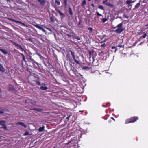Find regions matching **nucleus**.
Wrapping results in <instances>:
<instances>
[{
	"label": "nucleus",
	"instance_id": "nucleus-25",
	"mask_svg": "<svg viewBox=\"0 0 148 148\" xmlns=\"http://www.w3.org/2000/svg\"><path fill=\"white\" fill-rule=\"evenodd\" d=\"M109 17V16H108L107 18H103V19L102 20V22L103 23H105L106 21H108V17Z\"/></svg>",
	"mask_w": 148,
	"mask_h": 148
},
{
	"label": "nucleus",
	"instance_id": "nucleus-22",
	"mask_svg": "<svg viewBox=\"0 0 148 148\" xmlns=\"http://www.w3.org/2000/svg\"><path fill=\"white\" fill-rule=\"evenodd\" d=\"M69 14L71 15H73V13L72 12V11L71 9V8H69Z\"/></svg>",
	"mask_w": 148,
	"mask_h": 148
},
{
	"label": "nucleus",
	"instance_id": "nucleus-21",
	"mask_svg": "<svg viewBox=\"0 0 148 148\" xmlns=\"http://www.w3.org/2000/svg\"><path fill=\"white\" fill-rule=\"evenodd\" d=\"M93 61L92 62V64L95 66L98 65H99V63H97V64H95V62L97 61V60H95L93 58Z\"/></svg>",
	"mask_w": 148,
	"mask_h": 148
},
{
	"label": "nucleus",
	"instance_id": "nucleus-56",
	"mask_svg": "<svg viewBox=\"0 0 148 148\" xmlns=\"http://www.w3.org/2000/svg\"><path fill=\"white\" fill-rule=\"evenodd\" d=\"M110 118H111V119H112L114 121H115V119L113 117H111Z\"/></svg>",
	"mask_w": 148,
	"mask_h": 148
},
{
	"label": "nucleus",
	"instance_id": "nucleus-29",
	"mask_svg": "<svg viewBox=\"0 0 148 148\" xmlns=\"http://www.w3.org/2000/svg\"><path fill=\"white\" fill-rule=\"evenodd\" d=\"M107 6L111 8H113L114 7V5L109 2L108 4V5H107Z\"/></svg>",
	"mask_w": 148,
	"mask_h": 148
},
{
	"label": "nucleus",
	"instance_id": "nucleus-2",
	"mask_svg": "<svg viewBox=\"0 0 148 148\" xmlns=\"http://www.w3.org/2000/svg\"><path fill=\"white\" fill-rule=\"evenodd\" d=\"M29 64H32L33 67L35 69L38 70H40L41 69V66L40 64L38 63L31 57H30V59L29 60Z\"/></svg>",
	"mask_w": 148,
	"mask_h": 148
},
{
	"label": "nucleus",
	"instance_id": "nucleus-15",
	"mask_svg": "<svg viewBox=\"0 0 148 148\" xmlns=\"http://www.w3.org/2000/svg\"><path fill=\"white\" fill-rule=\"evenodd\" d=\"M5 71V68L3 66V65L0 63V71L2 72H4Z\"/></svg>",
	"mask_w": 148,
	"mask_h": 148
},
{
	"label": "nucleus",
	"instance_id": "nucleus-32",
	"mask_svg": "<svg viewBox=\"0 0 148 148\" xmlns=\"http://www.w3.org/2000/svg\"><path fill=\"white\" fill-rule=\"evenodd\" d=\"M55 3L56 4H57L58 5H60V2L58 0H56Z\"/></svg>",
	"mask_w": 148,
	"mask_h": 148
},
{
	"label": "nucleus",
	"instance_id": "nucleus-60",
	"mask_svg": "<svg viewBox=\"0 0 148 148\" xmlns=\"http://www.w3.org/2000/svg\"><path fill=\"white\" fill-rule=\"evenodd\" d=\"M104 119L105 120H106L107 119V117L106 116H105L104 118Z\"/></svg>",
	"mask_w": 148,
	"mask_h": 148
},
{
	"label": "nucleus",
	"instance_id": "nucleus-12",
	"mask_svg": "<svg viewBox=\"0 0 148 148\" xmlns=\"http://www.w3.org/2000/svg\"><path fill=\"white\" fill-rule=\"evenodd\" d=\"M37 1L40 3L41 5L43 6L45 4V0H37Z\"/></svg>",
	"mask_w": 148,
	"mask_h": 148
},
{
	"label": "nucleus",
	"instance_id": "nucleus-38",
	"mask_svg": "<svg viewBox=\"0 0 148 148\" xmlns=\"http://www.w3.org/2000/svg\"><path fill=\"white\" fill-rule=\"evenodd\" d=\"M86 4V0H84L82 2V5L83 6V5H85Z\"/></svg>",
	"mask_w": 148,
	"mask_h": 148
},
{
	"label": "nucleus",
	"instance_id": "nucleus-17",
	"mask_svg": "<svg viewBox=\"0 0 148 148\" xmlns=\"http://www.w3.org/2000/svg\"><path fill=\"white\" fill-rule=\"evenodd\" d=\"M48 89L47 86H41L40 87V89L43 90H47Z\"/></svg>",
	"mask_w": 148,
	"mask_h": 148
},
{
	"label": "nucleus",
	"instance_id": "nucleus-27",
	"mask_svg": "<svg viewBox=\"0 0 148 148\" xmlns=\"http://www.w3.org/2000/svg\"><path fill=\"white\" fill-rule=\"evenodd\" d=\"M88 29L90 33H91L92 32L93 29L92 28L90 27L88 28Z\"/></svg>",
	"mask_w": 148,
	"mask_h": 148
},
{
	"label": "nucleus",
	"instance_id": "nucleus-49",
	"mask_svg": "<svg viewBox=\"0 0 148 148\" xmlns=\"http://www.w3.org/2000/svg\"><path fill=\"white\" fill-rule=\"evenodd\" d=\"M106 46V45L105 43L101 45V47H104Z\"/></svg>",
	"mask_w": 148,
	"mask_h": 148
},
{
	"label": "nucleus",
	"instance_id": "nucleus-50",
	"mask_svg": "<svg viewBox=\"0 0 148 148\" xmlns=\"http://www.w3.org/2000/svg\"><path fill=\"white\" fill-rule=\"evenodd\" d=\"M92 52H91V51H89V55L90 56L92 54Z\"/></svg>",
	"mask_w": 148,
	"mask_h": 148
},
{
	"label": "nucleus",
	"instance_id": "nucleus-64",
	"mask_svg": "<svg viewBox=\"0 0 148 148\" xmlns=\"http://www.w3.org/2000/svg\"><path fill=\"white\" fill-rule=\"evenodd\" d=\"M75 75H76V76H79V75H77L76 74H75Z\"/></svg>",
	"mask_w": 148,
	"mask_h": 148
},
{
	"label": "nucleus",
	"instance_id": "nucleus-54",
	"mask_svg": "<svg viewBox=\"0 0 148 148\" xmlns=\"http://www.w3.org/2000/svg\"><path fill=\"white\" fill-rule=\"evenodd\" d=\"M123 16H124L125 17H126L127 18H128V17L125 14H124L123 15Z\"/></svg>",
	"mask_w": 148,
	"mask_h": 148
},
{
	"label": "nucleus",
	"instance_id": "nucleus-26",
	"mask_svg": "<svg viewBox=\"0 0 148 148\" xmlns=\"http://www.w3.org/2000/svg\"><path fill=\"white\" fill-rule=\"evenodd\" d=\"M36 84L38 86H41V83L39 81L37 80L34 81Z\"/></svg>",
	"mask_w": 148,
	"mask_h": 148
},
{
	"label": "nucleus",
	"instance_id": "nucleus-31",
	"mask_svg": "<svg viewBox=\"0 0 148 148\" xmlns=\"http://www.w3.org/2000/svg\"><path fill=\"white\" fill-rule=\"evenodd\" d=\"M132 3V1L130 0H127L126 1V3L130 5Z\"/></svg>",
	"mask_w": 148,
	"mask_h": 148
},
{
	"label": "nucleus",
	"instance_id": "nucleus-11",
	"mask_svg": "<svg viewBox=\"0 0 148 148\" xmlns=\"http://www.w3.org/2000/svg\"><path fill=\"white\" fill-rule=\"evenodd\" d=\"M34 26H35L37 28H38L39 29L42 30V31L44 32H46V30L44 29L43 28L41 27V26H40L39 25H34Z\"/></svg>",
	"mask_w": 148,
	"mask_h": 148
},
{
	"label": "nucleus",
	"instance_id": "nucleus-45",
	"mask_svg": "<svg viewBox=\"0 0 148 148\" xmlns=\"http://www.w3.org/2000/svg\"><path fill=\"white\" fill-rule=\"evenodd\" d=\"M45 28H46V29H47V30H48L49 31H50V32H52V31L50 29V28H47V27H46L45 26L44 27Z\"/></svg>",
	"mask_w": 148,
	"mask_h": 148
},
{
	"label": "nucleus",
	"instance_id": "nucleus-58",
	"mask_svg": "<svg viewBox=\"0 0 148 148\" xmlns=\"http://www.w3.org/2000/svg\"><path fill=\"white\" fill-rule=\"evenodd\" d=\"M77 73L78 74V73ZM79 75L81 77H82V75L80 74L79 73H78Z\"/></svg>",
	"mask_w": 148,
	"mask_h": 148
},
{
	"label": "nucleus",
	"instance_id": "nucleus-59",
	"mask_svg": "<svg viewBox=\"0 0 148 148\" xmlns=\"http://www.w3.org/2000/svg\"><path fill=\"white\" fill-rule=\"evenodd\" d=\"M67 35L69 37H71V36L69 34H67Z\"/></svg>",
	"mask_w": 148,
	"mask_h": 148
},
{
	"label": "nucleus",
	"instance_id": "nucleus-7",
	"mask_svg": "<svg viewBox=\"0 0 148 148\" xmlns=\"http://www.w3.org/2000/svg\"><path fill=\"white\" fill-rule=\"evenodd\" d=\"M5 121L4 120L0 121V125L3 126L2 127V128L4 129L5 130H7V127L6 126L5 124Z\"/></svg>",
	"mask_w": 148,
	"mask_h": 148
},
{
	"label": "nucleus",
	"instance_id": "nucleus-6",
	"mask_svg": "<svg viewBox=\"0 0 148 148\" xmlns=\"http://www.w3.org/2000/svg\"><path fill=\"white\" fill-rule=\"evenodd\" d=\"M143 35L140 37L135 42V44H136L138 42L141 41L142 39L143 38H145L147 36V33H145V32H144L143 33Z\"/></svg>",
	"mask_w": 148,
	"mask_h": 148
},
{
	"label": "nucleus",
	"instance_id": "nucleus-36",
	"mask_svg": "<svg viewBox=\"0 0 148 148\" xmlns=\"http://www.w3.org/2000/svg\"><path fill=\"white\" fill-rule=\"evenodd\" d=\"M29 132L28 131H26L24 133V135L25 136H26V135H29Z\"/></svg>",
	"mask_w": 148,
	"mask_h": 148
},
{
	"label": "nucleus",
	"instance_id": "nucleus-40",
	"mask_svg": "<svg viewBox=\"0 0 148 148\" xmlns=\"http://www.w3.org/2000/svg\"><path fill=\"white\" fill-rule=\"evenodd\" d=\"M4 113V111L3 109L0 108V114H2Z\"/></svg>",
	"mask_w": 148,
	"mask_h": 148
},
{
	"label": "nucleus",
	"instance_id": "nucleus-53",
	"mask_svg": "<svg viewBox=\"0 0 148 148\" xmlns=\"http://www.w3.org/2000/svg\"><path fill=\"white\" fill-rule=\"evenodd\" d=\"M106 39H105L104 40V41H103L102 42H100V43H102L104 42H106Z\"/></svg>",
	"mask_w": 148,
	"mask_h": 148
},
{
	"label": "nucleus",
	"instance_id": "nucleus-30",
	"mask_svg": "<svg viewBox=\"0 0 148 148\" xmlns=\"http://www.w3.org/2000/svg\"><path fill=\"white\" fill-rule=\"evenodd\" d=\"M98 8L102 10H104V8L103 7L102 5H99L98 6Z\"/></svg>",
	"mask_w": 148,
	"mask_h": 148
},
{
	"label": "nucleus",
	"instance_id": "nucleus-57",
	"mask_svg": "<svg viewBox=\"0 0 148 148\" xmlns=\"http://www.w3.org/2000/svg\"><path fill=\"white\" fill-rule=\"evenodd\" d=\"M27 71H28L30 73L31 72L29 70V69H28V68H27Z\"/></svg>",
	"mask_w": 148,
	"mask_h": 148
},
{
	"label": "nucleus",
	"instance_id": "nucleus-52",
	"mask_svg": "<svg viewBox=\"0 0 148 148\" xmlns=\"http://www.w3.org/2000/svg\"><path fill=\"white\" fill-rule=\"evenodd\" d=\"M41 84V85H42L44 86H45L47 85L46 84H45V83H42Z\"/></svg>",
	"mask_w": 148,
	"mask_h": 148
},
{
	"label": "nucleus",
	"instance_id": "nucleus-39",
	"mask_svg": "<svg viewBox=\"0 0 148 148\" xmlns=\"http://www.w3.org/2000/svg\"><path fill=\"white\" fill-rule=\"evenodd\" d=\"M88 68H89V67H88L84 66L82 67V69L83 70H86L87 69H88Z\"/></svg>",
	"mask_w": 148,
	"mask_h": 148
},
{
	"label": "nucleus",
	"instance_id": "nucleus-44",
	"mask_svg": "<svg viewBox=\"0 0 148 148\" xmlns=\"http://www.w3.org/2000/svg\"><path fill=\"white\" fill-rule=\"evenodd\" d=\"M83 27V25L82 24H81L79 26V28H81Z\"/></svg>",
	"mask_w": 148,
	"mask_h": 148
},
{
	"label": "nucleus",
	"instance_id": "nucleus-14",
	"mask_svg": "<svg viewBox=\"0 0 148 148\" xmlns=\"http://www.w3.org/2000/svg\"><path fill=\"white\" fill-rule=\"evenodd\" d=\"M141 1L140 0V1H139V2L136 4V5L135 6L134 8L133 9V10H134L135 9H138L140 7V3Z\"/></svg>",
	"mask_w": 148,
	"mask_h": 148
},
{
	"label": "nucleus",
	"instance_id": "nucleus-9",
	"mask_svg": "<svg viewBox=\"0 0 148 148\" xmlns=\"http://www.w3.org/2000/svg\"><path fill=\"white\" fill-rule=\"evenodd\" d=\"M14 87L11 85H9L8 87L7 90L9 91H13L14 90Z\"/></svg>",
	"mask_w": 148,
	"mask_h": 148
},
{
	"label": "nucleus",
	"instance_id": "nucleus-43",
	"mask_svg": "<svg viewBox=\"0 0 148 148\" xmlns=\"http://www.w3.org/2000/svg\"><path fill=\"white\" fill-rule=\"evenodd\" d=\"M144 32H143L142 31H140L139 33L138 34V35H141L142 34H143Z\"/></svg>",
	"mask_w": 148,
	"mask_h": 148
},
{
	"label": "nucleus",
	"instance_id": "nucleus-61",
	"mask_svg": "<svg viewBox=\"0 0 148 148\" xmlns=\"http://www.w3.org/2000/svg\"><path fill=\"white\" fill-rule=\"evenodd\" d=\"M2 90H1L0 88V93H1Z\"/></svg>",
	"mask_w": 148,
	"mask_h": 148
},
{
	"label": "nucleus",
	"instance_id": "nucleus-1",
	"mask_svg": "<svg viewBox=\"0 0 148 148\" xmlns=\"http://www.w3.org/2000/svg\"><path fill=\"white\" fill-rule=\"evenodd\" d=\"M69 52H71V55L74 60L73 63L76 65H78L80 66L82 64V62L80 60L79 57L77 56L75 57V53L72 51L70 50L69 51Z\"/></svg>",
	"mask_w": 148,
	"mask_h": 148
},
{
	"label": "nucleus",
	"instance_id": "nucleus-28",
	"mask_svg": "<svg viewBox=\"0 0 148 148\" xmlns=\"http://www.w3.org/2000/svg\"><path fill=\"white\" fill-rule=\"evenodd\" d=\"M109 3V2H108L107 0H106L105 1L103 2V3L105 4L107 6V5Z\"/></svg>",
	"mask_w": 148,
	"mask_h": 148
},
{
	"label": "nucleus",
	"instance_id": "nucleus-37",
	"mask_svg": "<svg viewBox=\"0 0 148 148\" xmlns=\"http://www.w3.org/2000/svg\"><path fill=\"white\" fill-rule=\"evenodd\" d=\"M50 21L52 22H53L54 21V18L53 17H50Z\"/></svg>",
	"mask_w": 148,
	"mask_h": 148
},
{
	"label": "nucleus",
	"instance_id": "nucleus-16",
	"mask_svg": "<svg viewBox=\"0 0 148 148\" xmlns=\"http://www.w3.org/2000/svg\"><path fill=\"white\" fill-rule=\"evenodd\" d=\"M32 110L37 111V112H39L42 111L43 110L42 109H40L37 108H34L32 109Z\"/></svg>",
	"mask_w": 148,
	"mask_h": 148
},
{
	"label": "nucleus",
	"instance_id": "nucleus-24",
	"mask_svg": "<svg viewBox=\"0 0 148 148\" xmlns=\"http://www.w3.org/2000/svg\"><path fill=\"white\" fill-rule=\"evenodd\" d=\"M63 2L64 4V6L65 8H66L67 4V0H63Z\"/></svg>",
	"mask_w": 148,
	"mask_h": 148
},
{
	"label": "nucleus",
	"instance_id": "nucleus-19",
	"mask_svg": "<svg viewBox=\"0 0 148 148\" xmlns=\"http://www.w3.org/2000/svg\"><path fill=\"white\" fill-rule=\"evenodd\" d=\"M112 49L113 51L116 52V50H117V49L116 48V47L115 46H112L111 48Z\"/></svg>",
	"mask_w": 148,
	"mask_h": 148
},
{
	"label": "nucleus",
	"instance_id": "nucleus-63",
	"mask_svg": "<svg viewBox=\"0 0 148 148\" xmlns=\"http://www.w3.org/2000/svg\"><path fill=\"white\" fill-rule=\"evenodd\" d=\"M119 18H120V19H122V17H119Z\"/></svg>",
	"mask_w": 148,
	"mask_h": 148
},
{
	"label": "nucleus",
	"instance_id": "nucleus-62",
	"mask_svg": "<svg viewBox=\"0 0 148 148\" xmlns=\"http://www.w3.org/2000/svg\"><path fill=\"white\" fill-rule=\"evenodd\" d=\"M142 6H144V7H145L146 6V5H142Z\"/></svg>",
	"mask_w": 148,
	"mask_h": 148
},
{
	"label": "nucleus",
	"instance_id": "nucleus-23",
	"mask_svg": "<svg viewBox=\"0 0 148 148\" xmlns=\"http://www.w3.org/2000/svg\"><path fill=\"white\" fill-rule=\"evenodd\" d=\"M56 11L59 13L60 15L64 16V14L63 13H62L60 11V10H59L56 9Z\"/></svg>",
	"mask_w": 148,
	"mask_h": 148
},
{
	"label": "nucleus",
	"instance_id": "nucleus-3",
	"mask_svg": "<svg viewBox=\"0 0 148 148\" xmlns=\"http://www.w3.org/2000/svg\"><path fill=\"white\" fill-rule=\"evenodd\" d=\"M123 23H121L118 25L114 28L115 29L117 28V29L114 30V32L118 34H120L125 29V28L123 27Z\"/></svg>",
	"mask_w": 148,
	"mask_h": 148
},
{
	"label": "nucleus",
	"instance_id": "nucleus-51",
	"mask_svg": "<svg viewBox=\"0 0 148 148\" xmlns=\"http://www.w3.org/2000/svg\"><path fill=\"white\" fill-rule=\"evenodd\" d=\"M81 20L79 21L78 22V25H81Z\"/></svg>",
	"mask_w": 148,
	"mask_h": 148
},
{
	"label": "nucleus",
	"instance_id": "nucleus-42",
	"mask_svg": "<svg viewBox=\"0 0 148 148\" xmlns=\"http://www.w3.org/2000/svg\"><path fill=\"white\" fill-rule=\"evenodd\" d=\"M148 0H143L142 1H141V2H142V4L147 2L148 1Z\"/></svg>",
	"mask_w": 148,
	"mask_h": 148
},
{
	"label": "nucleus",
	"instance_id": "nucleus-46",
	"mask_svg": "<svg viewBox=\"0 0 148 148\" xmlns=\"http://www.w3.org/2000/svg\"><path fill=\"white\" fill-rule=\"evenodd\" d=\"M71 116V115H70L66 117V119L68 120H69L70 119V116Z\"/></svg>",
	"mask_w": 148,
	"mask_h": 148
},
{
	"label": "nucleus",
	"instance_id": "nucleus-5",
	"mask_svg": "<svg viewBox=\"0 0 148 148\" xmlns=\"http://www.w3.org/2000/svg\"><path fill=\"white\" fill-rule=\"evenodd\" d=\"M11 42L13 45L15 46L17 49H19L21 51H24L23 47L20 45L13 41H11Z\"/></svg>",
	"mask_w": 148,
	"mask_h": 148
},
{
	"label": "nucleus",
	"instance_id": "nucleus-8",
	"mask_svg": "<svg viewBox=\"0 0 148 148\" xmlns=\"http://www.w3.org/2000/svg\"><path fill=\"white\" fill-rule=\"evenodd\" d=\"M9 19L10 20L12 21V22H15L16 23H20V24H21V25H22L23 26H24V27L27 26V25L25 23H23L21 22L15 20L14 19H12V18H9Z\"/></svg>",
	"mask_w": 148,
	"mask_h": 148
},
{
	"label": "nucleus",
	"instance_id": "nucleus-18",
	"mask_svg": "<svg viewBox=\"0 0 148 148\" xmlns=\"http://www.w3.org/2000/svg\"><path fill=\"white\" fill-rule=\"evenodd\" d=\"M106 54V53L103 51H101L99 53L98 55L100 56H102Z\"/></svg>",
	"mask_w": 148,
	"mask_h": 148
},
{
	"label": "nucleus",
	"instance_id": "nucleus-34",
	"mask_svg": "<svg viewBox=\"0 0 148 148\" xmlns=\"http://www.w3.org/2000/svg\"><path fill=\"white\" fill-rule=\"evenodd\" d=\"M98 37L101 40H103V39L104 38V36H98Z\"/></svg>",
	"mask_w": 148,
	"mask_h": 148
},
{
	"label": "nucleus",
	"instance_id": "nucleus-41",
	"mask_svg": "<svg viewBox=\"0 0 148 148\" xmlns=\"http://www.w3.org/2000/svg\"><path fill=\"white\" fill-rule=\"evenodd\" d=\"M38 55L40 57V58L41 59V60H44V59H45V58H44L41 55H40L39 54H38Z\"/></svg>",
	"mask_w": 148,
	"mask_h": 148
},
{
	"label": "nucleus",
	"instance_id": "nucleus-35",
	"mask_svg": "<svg viewBox=\"0 0 148 148\" xmlns=\"http://www.w3.org/2000/svg\"><path fill=\"white\" fill-rule=\"evenodd\" d=\"M75 39H76L78 40H80V42H81L82 41L81 40V38L78 36H76L75 37Z\"/></svg>",
	"mask_w": 148,
	"mask_h": 148
},
{
	"label": "nucleus",
	"instance_id": "nucleus-55",
	"mask_svg": "<svg viewBox=\"0 0 148 148\" xmlns=\"http://www.w3.org/2000/svg\"><path fill=\"white\" fill-rule=\"evenodd\" d=\"M91 6L92 7H93V8L95 7V6L93 4H92L91 5Z\"/></svg>",
	"mask_w": 148,
	"mask_h": 148
},
{
	"label": "nucleus",
	"instance_id": "nucleus-48",
	"mask_svg": "<svg viewBox=\"0 0 148 148\" xmlns=\"http://www.w3.org/2000/svg\"><path fill=\"white\" fill-rule=\"evenodd\" d=\"M117 47L120 48H124V47L123 45H119Z\"/></svg>",
	"mask_w": 148,
	"mask_h": 148
},
{
	"label": "nucleus",
	"instance_id": "nucleus-20",
	"mask_svg": "<svg viewBox=\"0 0 148 148\" xmlns=\"http://www.w3.org/2000/svg\"><path fill=\"white\" fill-rule=\"evenodd\" d=\"M45 127L44 126H43L42 127H40L38 129L39 132H42L44 130Z\"/></svg>",
	"mask_w": 148,
	"mask_h": 148
},
{
	"label": "nucleus",
	"instance_id": "nucleus-4",
	"mask_svg": "<svg viewBox=\"0 0 148 148\" xmlns=\"http://www.w3.org/2000/svg\"><path fill=\"white\" fill-rule=\"evenodd\" d=\"M139 119L138 116H133L126 119L125 123H134L138 120Z\"/></svg>",
	"mask_w": 148,
	"mask_h": 148
},
{
	"label": "nucleus",
	"instance_id": "nucleus-33",
	"mask_svg": "<svg viewBox=\"0 0 148 148\" xmlns=\"http://www.w3.org/2000/svg\"><path fill=\"white\" fill-rule=\"evenodd\" d=\"M110 103H107V104L105 105H103V106L104 107H108L109 106H110Z\"/></svg>",
	"mask_w": 148,
	"mask_h": 148
},
{
	"label": "nucleus",
	"instance_id": "nucleus-13",
	"mask_svg": "<svg viewBox=\"0 0 148 148\" xmlns=\"http://www.w3.org/2000/svg\"><path fill=\"white\" fill-rule=\"evenodd\" d=\"M16 125H20L22 126H23V127H24L25 128L26 127V125L24 123L22 122H18L16 123Z\"/></svg>",
	"mask_w": 148,
	"mask_h": 148
},
{
	"label": "nucleus",
	"instance_id": "nucleus-10",
	"mask_svg": "<svg viewBox=\"0 0 148 148\" xmlns=\"http://www.w3.org/2000/svg\"><path fill=\"white\" fill-rule=\"evenodd\" d=\"M19 53L20 54V55H21L22 56V60H21L22 63H23V61H24L25 63L27 61L26 60V58L24 55L23 53Z\"/></svg>",
	"mask_w": 148,
	"mask_h": 148
},
{
	"label": "nucleus",
	"instance_id": "nucleus-47",
	"mask_svg": "<svg viewBox=\"0 0 148 148\" xmlns=\"http://www.w3.org/2000/svg\"><path fill=\"white\" fill-rule=\"evenodd\" d=\"M97 14L98 16H102V15L101 14H100V13H99L98 12H97Z\"/></svg>",
	"mask_w": 148,
	"mask_h": 148
}]
</instances>
